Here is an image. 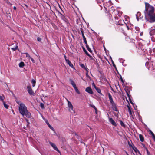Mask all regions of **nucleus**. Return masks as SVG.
I'll use <instances>...</instances> for the list:
<instances>
[{"label": "nucleus", "instance_id": "16", "mask_svg": "<svg viewBox=\"0 0 155 155\" xmlns=\"http://www.w3.org/2000/svg\"><path fill=\"white\" fill-rule=\"evenodd\" d=\"M66 62L69 65L71 68H74L73 64L69 60H67Z\"/></svg>", "mask_w": 155, "mask_h": 155}, {"label": "nucleus", "instance_id": "28", "mask_svg": "<svg viewBox=\"0 0 155 155\" xmlns=\"http://www.w3.org/2000/svg\"><path fill=\"white\" fill-rule=\"evenodd\" d=\"M95 89L98 93L100 94L101 95H102V93H101V89L98 87H97Z\"/></svg>", "mask_w": 155, "mask_h": 155}, {"label": "nucleus", "instance_id": "47", "mask_svg": "<svg viewBox=\"0 0 155 155\" xmlns=\"http://www.w3.org/2000/svg\"><path fill=\"white\" fill-rule=\"evenodd\" d=\"M16 103L18 104H19V105H20V101H18V100H16Z\"/></svg>", "mask_w": 155, "mask_h": 155}, {"label": "nucleus", "instance_id": "19", "mask_svg": "<svg viewBox=\"0 0 155 155\" xmlns=\"http://www.w3.org/2000/svg\"><path fill=\"white\" fill-rule=\"evenodd\" d=\"M83 51H84V52L89 57H91V56L90 55V54L88 53L87 52V50H86V49H85V48H84V47H83Z\"/></svg>", "mask_w": 155, "mask_h": 155}, {"label": "nucleus", "instance_id": "48", "mask_svg": "<svg viewBox=\"0 0 155 155\" xmlns=\"http://www.w3.org/2000/svg\"><path fill=\"white\" fill-rule=\"evenodd\" d=\"M95 109V113L96 114H97V108L96 107L95 109Z\"/></svg>", "mask_w": 155, "mask_h": 155}, {"label": "nucleus", "instance_id": "14", "mask_svg": "<svg viewBox=\"0 0 155 155\" xmlns=\"http://www.w3.org/2000/svg\"><path fill=\"white\" fill-rule=\"evenodd\" d=\"M108 97L109 99V101H110V104L114 102L113 100V98L112 97V96L110 94V93H108Z\"/></svg>", "mask_w": 155, "mask_h": 155}, {"label": "nucleus", "instance_id": "58", "mask_svg": "<svg viewBox=\"0 0 155 155\" xmlns=\"http://www.w3.org/2000/svg\"><path fill=\"white\" fill-rule=\"evenodd\" d=\"M130 103H131V104H133V102H132V100H130Z\"/></svg>", "mask_w": 155, "mask_h": 155}, {"label": "nucleus", "instance_id": "4", "mask_svg": "<svg viewBox=\"0 0 155 155\" xmlns=\"http://www.w3.org/2000/svg\"><path fill=\"white\" fill-rule=\"evenodd\" d=\"M145 10H154V7L147 2H145Z\"/></svg>", "mask_w": 155, "mask_h": 155}, {"label": "nucleus", "instance_id": "36", "mask_svg": "<svg viewBox=\"0 0 155 155\" xmlns=\"http://www.w3.org/2000/svg\"><path fill=\"white\" fill-rule=\"evenodd\" d=\"M18 48V46L17 45H16V46L15 48H12L11 49L12 50H13L14 51H16Z\"/></svg>", "mask_w": 155, "mask_h": 155}, {"label": "nucleus", "instance_id": "21", "mask_svg": "<svg viewBox=\"0 0 155 155\" xmlns=\"http://www.w3.org/2000/svg\"><path fill=\"white\" fill-rule=\"evenodd\" d=\"M134 41H135V40H133L132 41L130 42V45L133 46H135V42Z\"/></svg>", "mask_w": 155, "mask_h": 155}, {"label": "nucleus", "instance_id": "11", "mask_svg": "<svg viewBox=\"0 0 155 155\" xmlns=\"http://www.w3.org/2000/svg\"><path fill=\"white\" fill-rule=\"evenodd\" d=\"M109 121L113 125L115 126H117V125L116 123L112 118H109Z\"/></svg>", "mask_w": 155, "mask_h": 155}, {"label": "nucleus", "instance_id": "24", "mask_svg": "<svg viewBox=\"0 0 155 155\" xmlns=\"http://www.w3.org/2000/svg\"><path fill=\"white\" fill-rule=\"evenodd\" d=\"M138 46L139 47L138 48L139 49H140L141 48V47H142L144 45L141 42H139L138 43Z\"/></svg>", "mask_w": 155, "mask_h": 155}, {"label": "nucleus", "instance_id": "23", "mask_svg": "<svg viewBox=\"0 0 155 155\" xmlns=\"http://www.w3.org/2000/svg\"><path fill=\"white\" fill-rule=\"evenodd\" d=\"M25 65L24 63L23 62H21L19 64V66L20 68L23 67Z\"/></svg>", "mask_w": 155, "mask_h": 155}, {"label": "nucleus", "instance_id": "2", "mask_svg": "<svg viewBox=\"0 0 155 155\" xmlns=\"http://www.w3.org/2000/svg\"><path fill=\"white\" fill-rule=\"evenodd\" d=\"M18 108L19 113L22 116H24L25 112L27 110V108L25 104L23 103L20 104Z\"/></svg>", "mask_w": 155, "mask_h": 155}, {"label": "nucleus", "instance_id": "22", "mask_svg": "<svg viewBox=\"0 0 155 155\" xmlns=\"http://www.w3.org/2000/svg\"><path fill=\"white\" fill-rule=\"evenodd\" d=\"M115 11H116V12L117 13V15H118V16L120 17L121 16L122 13V12H121L120 13L119 10H114V12Z\"/></svg>", "mask_w": 155, "mask_h": 155}, {"label": "nucleus", "instance_id": "31", "mask_svg": "<svg viewBox=\"0 0 155 155\" xmlns=\"http://www.w3.org/2000/svg\"><path fill=\"white\" fill-rule=\"evenodd\" d=\"M3 105H4V107H5L6 109L8 108V105L7 104L5 101H3Z\"/></svg>", "mask_w": 155, "mask_h": 155}, {"label": "nucleus", "instance_id": "15", "mask_svg": "<svg viewBox=\"0 0 155 155\" xmlns=\"http://www.w3.org/2000/svg\"><path fill=\"white\" fill-rule=\"evenodd\" d=\"M69 81L71 84L72 85L74 88L77 87L75 83L71 79H70Z\"/></svg>", "mask_w": 155, "mask_h": 155}, {"label": "nucleus", "instance_id": "50", "mask_svg": "<svg viewBox=\"0 0 155 155\" xmlns=\"http://www.w3.org/2000/svg\"><path fill=\"white\" fill-rule=\"evenodd\" d=\"M91 107H92L93 108H94L95 109L96 107H95V106L93 105H91Z\"/></svg>", "mask_w": 155, "mask_h": 155}, {"label": "nucleus", "instance_id": "51", "mask_svg": "<svg viewBox=\"0 0 155 155\" xmlns=\"http://www.w3.org/2000/svg\"><path fill=\"white\" fill-rule=\"evenodd\" d=\"M64 58H65V60L66 62V61L67 60H69L68 59H67V57L66 56V55H65L64 56Z\"/></svg>", "mask_w": 155, "mask_h": 155}, {"label": "nucleus", "instance_id": "30", "mask_svg": "<svg viewBox=\"0 0 155 155\" xmlns=\"http://www.w3.org/2000/svg\"><path fill=\"white\" fill-rule=\"evenodd\" d=\"M132 148L135 152L137 153L138 152V153H139V151L136 147H132Z\"/></svg>", "mask_w": 155, "mask_h": 155}, {"label": "nucleus", "instance_id": "12", "mask_svg": "<svg viewBox=\"0 0 155 155\" xmlns=\"http://www.w3.org/2000/svg\"><path fill=\"white\" fill-rule=\"evenodd\" d=\"M80 65L82 68L85 69L87 71L86 74H87L88 71V69L87 67L86 66H85L84 64H80Z\"/></svg>", "mask_w": 155, "mask_h": 155}, {"label": "nucleus", "instance_id": "9", "mask_svg": "<svg viewBox=\"0 0 155 155\" xmlns=\"http://www.w3.org/2000/svg\"><path fill=\"white\" fill-rule=\"evenodd\" d=\"M136 18L138 21L139 18L142 19L143 17V16L141 15V13L140 12H138L136 15Z\"/></svg>", "mask_w": 155, "mask_h": 155}, {"label": "nucleus", "instance_id": "37", "mask_svg": "<svg viewBox=\"0 0 155 155\" xmlns=\"http://www.w3.org/2000/svg\"><path fill=\"white\" fill-rule=\"evenodd\" d=\"M83 38V40L84 41V43L85 44V45L87 44L86 38L85 37H84V38Z\"/></svg>", "mask_w": 155, "mask_h": 155}, {"label": "nucleus", "instance_id": "1", "mask_svg": "<svg viewBox=\"0 0 155 155\" xmlns=\"http://www.w3.org/2000/svg\"><path fill=\"white\" fill-rule=\"evenodd\" d=\"M144 13L146 16H148L150 23L155 22V13L154 10H145Z\"/></svg>", "mask_w": 155, "mask_h": 155}, {"label": "nucleus", "instance_id": "53", "mask_svg": "<svg viewBox=\"0 0 155 155\" xmlns=\"http://www.w3.org/2000/svg\"><path fill=\"white\" fill-rule=\"evenodd\" d=\"M92 86L94 87L95 86H96L95 84H94V82H93L92 83Z\"/></svg>", "mask_w": 155, "mask_h": 155}, {"label": "nucleus", "instance_id": "42", "mask_svg": "<svg viewBox=\"0 0 155 155\" xmlns=\"http://www.w3.org/2000/svg\"><path fill=\"white\" fill-rule=\"evenodd\" d=\"M119 75H120V78L121 81L122 82H123L124 80L122 78L121 75L120 74Z\"/></svg>", "mask_w": 155, "mask_h": 155}, {"label": "nucleus", "instance_id": "43", "mask_svg": "<svg viewBox=\"0 0 155 155\" xmlns=\"http://www.w3.org/2000/svg\"><path fill=\"white\" fill-rule=\"evenodd\" d=\"M41 38H40V37H38L37 38V40L38 41H39V42H40L41 41Z\"/></svg>", "mask_w": 155, "mask_h": 155}, {"label": "nucleus", "instance_id": "52", "mask_svg": "<svg viewBox=\"0 0 155 155\" xmlns=\"http://www.w3.org/2000/svg\"><path fill=\"white\" fill-rule=\"evenodd\" d=\"M6 13L8 16H9V14H10V13L8 10L6 12Z\"/></svg>", "mask_w": 155, "mask_h": 155}, {"label": "nucleus", "instance_id": "49", "mask_svg": "<svg viewBox=\"0 0 155 155\" xmlns=\"http://www.w3.org/2000/svg\"><path fill=\"white\" fill-rule=\"evenodd\" d=\"M106 11H107V12L106 11L105 12L106 13H107V14L108 13H109V16L110 17V15H110V14L109 13V10H106Z\"/></svg>", "mask_w": 155, "mask_h": 155}, {"label": "nucleus", "instance_id": "29", "mask_svg": "<svg viewBox=\"0 0 155 155\" xmlns=\"http://www.w3.org/2000/svg\"><path fill=\"white\" fill-rule=\"evenodd\" d=\"M120 123L122 127H124V128L126 126H125V125L124 124L122 120H120Z\"/></svg>", "mask_w": 155, "mask_h": 155}, {"label": "nucleus", "instance_id": "7", "mask_svg": "<svg viewBox=\"0 0 155 155\" xmlns=\"http://www.w3.org/2000/svg\"><path fill=\"white\" fill-rule=\"evenodd\" d=\"M85 91L87 92L90 94H93V91L90 87H87L85 89Z\"/></svg>", "mask_w": 155, "mask_h": 155}, {"label": "nucleus", "instance_id": "38", "mask_svg": "<svg viewBox=\"0 0 155 155\" xmlns=\"http://www.w3.org/2000/svg\"><path fill=\"white\" fill-rule=\"evenodd\" d=\"M145 149H146V151H147V155H150V153L149 151L148 150L147 148V147H145Z\"/></svg>", "mask_w": 155, "mask_h": 155}, {"label": "nucleus", "instance_id": "45", "mask_svg": "<svg viewBox=\"0 0 155 155\" xmlns=\"http://www.w3.org/2000/svg\"><path fill=\"white\" fill-rule=\"evenodd\" d=\"M127 95L128 97H129V101H130V100H131L130 98L131 96L130 94H128V93H127Z\"/></svg>", "mask_w": 155, "mask_h": 155}, {"label": "nucleus", "instance_id": "18", "mask_svg": "<svg viewBox=\"0 0 155 155\" xmlns=\"http://www.w3.org/2000/svg\"><path fill=\"white\" fill-rule=\"evenodd\" d=\"M46 123L48 125L49 127L50 128V129H51V130H52L53 131H54V129L52 126H51L50 125V124H49V123H48V121H47L46 122Z\"/></svg>", "mask_w": 155, "mask_h": 155}, {"label": "nucleus", "instance_id": "33", "mask_svg": "<svg viewBox=\"0 0 155 155\" xmlns=\"http://www.w3.org/2000/svg\"><path fill=\"white\" fill-rule=\"evenodd\" d=\"M150 134L153 136L154 140H155V135H154V134L150 130Z\"/></svg>", "mask_w": 155, "mask_h": 155}, {"label": "nucleus", "instance_id": "26", "mask_svg": "<svg viewBox=\"0 0 155 155\" xmlns=\"http://www.w3.org/2000/svg\"><path fill=\"white\" fill-rule=\"evenodd\" d=\"M110 104H111L112 109L117 107L116 104L114 102Z\"/></svg>", "mask_w": 155, "mask_h": 155}, {"label": "nucleus", "instance_id": "39", "mask_svg": "<svg viewBox=\"0 0 155 155\" xmlns=\"http://www.w3.org/2000/svg\"><path fill=\"white\" fill-rule=\"evenodd\" d=\"M25 54H26V57L27 58H29L31 57L30 56V55L27 53H25Z\"/></svg>", "mask_w": 155, "mask_h": 155}, {"label": "nucleus", "instance_id": "54", "mask_svg": "<svg viewBox=\"0 0 155 155\" xmlns=\"http://www.w3.org/2000/svg\"><path fill=\"white\" fill-rule=\"evenodd\" d=\"M96 0L98 3H100L101 2V1L100 0Z\"/></svg>", "mask_w": 155, "mask_h": 155}, {"label": "nucleus", "instance_id": "32", "mask_svg": "<svg viewBox=\"0 0 155 155\" xmlns=\"http://www.w3.org/2000/svg\"><path fill=\"white\" fill-rule=\"evenodd\" d=\"M81 31V34L83 38L85 37V36L84 33V30L82 28H81L80 29Z\"/></svg>", "mask_w": 155, "mask_h": 155}, {"label": "nucleus", "instance_id": "10", "mask_svg": "<svg viewBox=\"0 0 155 155\" xmlns=\"http://www.w3.org/2000/svg\"><path fill=\"white\" fill-rule=\"evenodd\" d=\"M127 107L128 108V112L129 113L130 117H133V115L131 110L132 108L130 104H129V105L127 106Z\"/></svg>", "mask_w": 155, "mask_h": 155}, {"label": "nucleus", "instance_id": "25", "mask_svg": "<svg viewBox=\"0 0 155 155\" xmlns=\"http://www.w3.org/2000/svg\"><path fill=\"white\" fill-rule=\"evenodd\" d=\"M86 46L87 48V49L90 52H92V51L91 49L89 48L88 45L87 44L86 45Z\"/></svg>", "mask_w": 155, "mask_h": 155}, {"label": "nucleus", "instance_id": "34", "mask_svg": "<svg viewBox=\"0 0 155 155\" xmlns=\"http://www.w3.org/2000/svg\"><path fill=\"white\" fill-rule=\"evenodd\" d=\"M74 89H75V91L78 94H80V92L79 91V90H78V88L76 87L75 88H74Z\"/></svg>", "mask_w": 155, "mask_h": 155}, {"label": "nucleus", "instance_id": "6", "mask_svg": "<svg viewBox=\"0 0 155 155\" xmlns=\"http://www.w3.org/2000/svg\"><path fill=\"white\" fill-rule=\"evenodd\" d=\"M28 91V93L31 95H34V93L30 86H27Z\"/></svg>", "mask_w": 155, "mask_h": 155}, {"label": "nucleus", "instance_id": "57", "mask_svg": "<svg viewBox=\"0 0 155 155\" xmlns=\"http://www.w3.org/2000/svg\"><path fill=\"white\" fill-rule=\"evenodd\" d=\"M153 51L154 52H155V48H153Z\"/></svg>", "mask_w": 155, "mask_h": 155}, {"label": "nucleus", "instance_id": "3", "mask_svg": "<svg viewBox=\"0 0 155 155\" xmlns=\"http://www.w3.org/2000/svg\"><path fill=\"white\" fill-rule=\"evenodd\" d=\"M61 15V18L62 19V20H63V21H64V22L66 23L67 25L68 26L69 25H70V24L69 21H68V20L67 19L65 18V17L59 11V10H56Z\"/></svg>", "mask_w": 155, "mask_h": 155}, {"label": "nucleus", "instance_id": "60", "mask_svg": "<svg viewBox=\"0 0 155 155\" xmlns=\"http://www.w3.org/2000/svg\"><path fill=\"white\" fill-rule=\"evenodd\" d=\"M152 31H153L155 33V29L152 30Z\"/></svg>", "mask_w": 155, "mask_h": 155}, {"label": "nucleus", "instance_id": "5", "mask_svg": "<svg viewBox=\"0 0 155 155\" xmlns=\"http://www.w3.org/2000/svg\"><path fill=\"white\" fill-rule=\"evenodd\" d=\"M67 101L68 102V107L70 108V111L71 112V111H73L74 113H75V110L73 109V107L72 104L68 100H67Z\"/></svg>", "mask_w": 155, "mask_h": 155}, {"label": "nucleus", "instance_id": "41", "mask_svg": "<svg viewBox=\"0 0 155 155\" xmlns=\"http://www.w3.org/2000/svg\"><path fill=\"white\" fill-rule=\"evenodd\" d=\"M32 83H33V86H34L35 85V84L36 81L34 80H32Z\"/></svg>", "mask_w": 155, "mask_h": 155}, {"label": "nucleus", "instance_id": "13", "mask_svg": "<svg viewBox=\"0 0 155 155\" xmlns=\"http://www.w3.org/2000/svg\"><path fill=\"white\" fill-rule=\"evenodd\" d=\"M25 116L28 118H30L31 117V113L28 111V110L25 113L24 116Z\"/></svg>", "mask_w": 155, "mask_h": 155}, {"label": "nucleus", "instance_id": "62", "mask_svg": "<svg viewBox=\"0 0 155 155\" xmlns=\"http://www.w3.org/2000/svg\"><path fill=\"white\" fill-rule=\"evenodd\" d=\"M14 10H15L16 9V7L15 6H14L13 8Z\"/></svg>", "mask_w": 155, "mask_h": 155}, {"label": "nucleus", "instance_id": "55", "mask_svg": "<svg viewBox=\"0 0 155 155\" xmlns=\"http://www.w3.org/2000/svg\"><path fill=\"white\" fill-rule=\"evenodd\" d=\"M113 66L115 68H116V67L115 64L113 62Z\"/></svg>", "mask_w": 155, "mask_h": 155}, {"label": "nucleus", "instance_id": "44", "mask_svg": "<svg viewBox=\"0 0 155 155\" xmlns=\"http://www.w3.org/2000/svg\"><path fill=\"white\" fill-rule=\"evenodd\" d=\"M30 59H31V61H32V62L33 63H35V60L32 57H30Z\"/></svg>", "mask_w": 155, "mask_h": 155}, {"label": "nucleus", "instance_id": "8", "mask_svg": "<svg viewBox=\"0 0 155 155\" xmlns=\"http://www.w3.org/2000/svg\"><path fill=\"white\" fill-rule=\"evenodd\" d=\"M49 144L53 148L54 150L57 151L58 153H60V151L59 150L57 146L51 142H50Z\"/></svg>", "mask_w": 155, "mask_h": 155}, {"label": "nucleus", "instance_id": "63", "mask_svg": "<svg viewBox=\"0 0 155 155\" xmlns=\"http://www.w3.org/2000/svg\"><path fill=\"white\" fill-rule=\"evenodd\" d=\"M150 35L151 36H152L153 35V34H151V33L150 32Z\"/></svg>", "mask_w": 155, "mask_h": 155}, {"label": "nucleus", "instance_id": "64", "mask_svg": "<svg viewBox=\"0 0 155 155\" xmlns=\"http://www.w3.org/2000/svg\"><path fill=\"white\" fill-rule=\"evenodd\" d=\"M104 50L105 51L106 48H105V47L104 46Z\"/></svg>", "mask_w": 155, "mask_h": 155}, {"label": "nucleus", "instance_id": "56", "mask_svg": "<svg viewBox=\"0 0 155 155\" xmlns=\"http://www.w3.org/2000/svg\"><path fill=\"white\" fill-rule=\"evenodd\" d=\"M149 64V62H147L146 63H145V65L146 66L147 65H148Z\"/></svg>", "mask_w": 155, "mask_h": 155}, {"label": "nucleus", "instance_id": "46", "mask_svg": "<svg viewBox=\"0 0 155 155\" xmlns=\"http://www.w3.org/2000/svg\"><path fill=\"white\" fill-rule=\"evenodd\" d=\"M125 91L126 92L127 94V93H128V94H130V91L128 90H125Z\"/></svg>", "mask_w": 155, "mask_h": 155}, {"label": "nucleus", "instance_id": "27", "mask_svg": "<svg viewBox=\"0 0 155 155\" xmlns=\"http://www.w3.org/2000/svg\"><path fill=\"white\" fill-rule=\"evenodd\" d=\"M5 98V97L4 95L2 96L0 95V100L2 102H3L4 99Z\"/></svg>", "mask_w": 155, "mask_h": 155}, {"label": "nucleus", "instance_id": "17", "mask_svg": "<svg viewBox=\"0 0 155 155\" xmlns=\"http://www.w3.org/2000/svg\"><path fill=\"white\" fill-rule=\"evenodd\" d=\"M139 137L140 139V141L141 142H143L144 140V138L143 136L141 134H140L139 135Z\"/></svg>", "mask_w": 155, "mask_h": 155}, {"label": "nucleus", "instance_id": "35", "mask_svg": "<svg viewBox=\"0 0 155 155\" xmlns=\"http://www.w3.org/2000/svg\"><path fill=\"white\" fill-rule=\"evenodd\" d=\"M40 106L42 109L44 108V104L42 103H41L40 104Z\"/></svg>", "mask_w": 155, "mask_h": 155}, {"label": "nucleus", "instance_id": "20", "mask_svg": "<svg viewBox=\"0 0 155 155\" xmlns=\"http://www.w3.org/2000/svg\"><path fill=\"white\" fill-rule=\"evenodd\" d=\"M140 49L144 52H145L147 50L146 48L144 45L142 47H141Z\"/></svg>", "mask_w": 155, "mask_h": 155}, {"label": "nucleus", "instance_id": "40", "mask_svg": "<svg viewBox=\"0 0 155 155\" xmlns=\"http://www.w3.org/2000/svg\"><path fill=\"white\" fill-rule=\"evenodd\" d=\"M113 110H114V111H117L118 112V109H117V107H115L113 109Z\"/></svg>", "mask_w": 155, "mask_h": 155}, {"label": "nucleus", "instance_id": "61", "mask_svg": "<svg viewBox=\"0 0 155 155\" xmlns=\"http://www.w3.org/2000/svg\"><path fill=\"white\" fill-rule=\"evenodd\" d=\"M98 87L96 86H95L94 87V88L96 89V88H97Z\"/></svg>", "mask_w": 155, "mask_h": 155}, {"label": "nucleus", "instance_id": "59", "mask_svg": "<svg viewBox=\"0 0 155 155\" xmlns=\"http://www.w3.org/2000/svg\"><path fill=\"white\" fill-rule=\"evenodd\" d=\"M126 24V26H127V28L129 30V27Z\"/></svg>", "mask_w": 155, "mask_h": 155}]
</instances>
